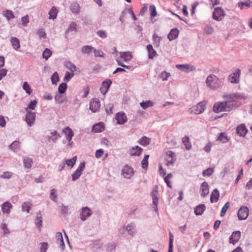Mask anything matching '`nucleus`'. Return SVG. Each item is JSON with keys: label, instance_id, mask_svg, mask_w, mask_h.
<instances>
[{"label": "nucleus", "instance_id": "19", "mask_svg": "<svg viewBox=\"0 0 252 252\" xmlns=\"http://www.w3.org/2000/svg\"><path fill=\"white\" fill-rule=\"evenodd\" d=\"M201 195L205 197L209 193V189L208 184L206 182H204L201 185Z\"/></svg>", "mask_w": 252, "mask_h": 252}, {"label": "nucleus", "instance_id": "51", "mask_svg": "<svg viewBox=\"0 0 252 252\" xmlns=\"http://www.w3.org/2000/svg\"><path fill=\"white\" fill-rule=\"evenodd\" d=\"M77 28V24L74 22H71L68 26L67 29L66 30L65 32L68 33L70 32L76 30Z\"/></svg>", "mask_w": 252, "mask_h": 252}, {"label": "nucleus", "instance_id": "46", "mask_svg": "<svg viewBox=\"0 0 252 252\" xmlns=\"http://www.w3.org/2000/svg\"><path fill=\"white\" fill-rule=\"evenodd\" d=\"M4 15L8 20H10L14 18L13 12L9 10H6L4 13Z\"/></svg>", "mask_w": 252, "mask_h": 252}, {"label": "nucleus", "instance_id": "56", "mask_svg": "<svg viewBox=\"0 0 252 252\" xmlns=\"http://www.w3.org/2000/svg\"><path fill=\"white\" fill-rule=\"evenodd\" d=\"M150 14L152 17H155L157 15L156 7L154 5H151L149 6Z\"/></svg>", "mask_w": 252, "mask_h": 252}, {"label": "nucleus", "instance_id": "21", "mask_svg": "<svg viewBox=\"0 0 252 252\" xmlns=\"http://www.w3.org/2000/svg\"><path fill=\"white\" fill-rule=\"evenodd\" d=\"M142 148L138 146L131 147L129 149V153L132 156H139L142 152Z\"/></svg>", "mask_w": 252, "mask_h": 252}, {"label": "nucleus", "instance_id": "9", "mask_svg": "<svg viewBox=\"0 0 252 252\" xmlns=\"http://www.w3.org/2000/svg\"><path fill=\"white\" fill-rule=\"evenodd\" d=\"M35 121V113L28 111L26 116V122L29 126H32Z\"/></svg>", "mask_w": 252, "mask_h": 252}, {"label": "nucleus", "instance_id": "4", "mask_svg": "<svg viewBox=\"0 0 252 252\" xmlns=\"http://www.w3.org/2000/svg\"><path fill=\"white\" fill-rule=\"evenodd\" d=\"M225 16V13L221 7H217L213 13V18L218 21L222 20Z\"/></svg>", "mask_w": 252, "mask_h": 252}, {"label": "nucleus", "instance_id": "28", "mask_svg": "<svg viewBox=\"0 0 252 252\" xmlns=\"http://www.w3.org/2000/svg\"><path fill=\"white\" fill-rule=\"evenodd\" d=\"M10 42L14 50H18L20 48V41L17 37H12L10 40Z\"/></svg>", "mask_w": 252, "mask_h": 252}, {"label": "nucleus", "instance_id": "63", "mask_svg": "<svg viewBox=\"0 0 252 252\" xmlns=\"http://www.w3.org/2000/svg\"><path fill=\"white\" fill-rule=\"evenodd\" d=\"M97 35L101 38H106L107 36V32L104 30H99L96 32Z\"/></svg>", "mask_w": 252, "mask_h": 252}, {"label": "nucleus", "instance_id": "17", "mask_svg": "<svg viewBox=\"0 0 252 252\" xmlns=\"http://www.w3.org/2000/svg\"><path fill=\"white\" fill-rule=\"evenodd\" d=\"M152 197L153 203L155 206H157L158 202V186H156L151 193Z\"/></svg>", "mask_w": 252, "mask_h": 252}, {"label": "nucleus", "instance_id": "13", "mask_svg": "<svg viewBox=\"0 0 252 252\" xmlns=\"http://www.w3.org/2000/svg\"><path fill=\"white\" fill-rule=\"evenodd\" d=\"M93 214L92 211L88 207H84L82 208V212L80 214V219L82 221H85L87 218Z\"/></svg>", "mask_w": 252, "mask_h": 252}, {"label": "nucleus", "instance_id": "45", "mask_svg": "<svg viewBox=\"0 0 252 252\" xmlns=\"http://www.w3.org/2000/svg\"><path fill=\"white\" fill-rule=\"evenodd\" d=\"M93 49V48L92 46L86 45L82 47L81 51L83 54H88L92 52Z\"/></svg>", "mask_w": 252, "mask_h": 252}, {"label": "nucleus", "instance_id": "62", "mask_svg": "<svg viewBox=\"0 0 252 252\" xmlns=\"http://www.w3.org/2000/svg\"><path fill=\"white\" fill-rule=\"evenodd\" d=\"M37 34L39 36L40 39L45 38L46 37V34L45 31L42 29L38 30Z\"/></svg>", "mask_w": 252, "mask_h": 252}, {"label": "nucleus", "instance_id": "27", "mask_svg": "<svg viewBox=\"0 0 252 252\" xmlns=\"http://www.w3.org/2000/svg\"><path fill=\"white\" fill-rule=\"evenodd\" d=\"M12 205L9 202L6 201L2 205L1 210L4 213L9 214Z\"/></svg>", "mask_w": 252, "mask_h": 252}, {"label": "nucleus", "instance_id": "53", "mask_svg": "<svg viewBox=\"0 0 252 252\" xmlns=\"http://www.w3.org/2000/svg\"><path fill=\"white\" fill-rule=\"evenodd\" d=\"M150 139L146 136L142 137L139 141V143L142 145L146 146L149 144Z\"/></svg>", "mask_w": 252, "mask_h": 252}, {"label": "nucleus", "instance_id": "18", "mask_svg": "<svg viewBox=\"0 0 252 252\" xmlns=\"http://www.w3.org/2000/svg\"><path fill=\"white\" fill-rule=\"evenodd\" d=\"M63 132L65 134L66 140H71L74 136V133L72 130L69 127H65L63 130Z\"/></svg>", "mask_w": 252, "mask_h": 252}, {"label": "nucleus", "instance_id": "47", "mask_svg": "<svg viewBox=\"0 0 252 252\" xmlns=\"http://www.w3.org/2000/svg\"><path fill=\"white\" fill-rule=\"evenodd\" d=\"M51 55L52 51L48 48H46L42 54L43 58L46 60H47Z\"/></svg>", "mask_w": 252, "mask_h": 252}, {"label": "nucleus", "instance_id": "42", "mask_svg": "<svg viewBox=\"0 0 252 252\" xmlns=\"http://www.w3.org/2000/svg\"><path fill=\"white\" fill-rule=\"evenodd\" d=\"M174 240V236L173 234L169 232V249L168 252H173V243Z\"/></svg>", "mask_w": 252, "mask_h": 252}, {"label": "nucleus", "instance_id": "26", "mask_svg": "<svg viewBox=\"0 0 252 252\" xmlns=\"http://www.w3.org/2000/svg\"><path fill=\"white\" fill-rule=\"evenodd\" d=\"M35 220L36 227L40 231L41 228L42 227V217L40 212L37 213Z\"/></svg>", "mask_w": 252, "mask_h": 252}, {"label": "nucleus", "instance_id": "59", "mask_svg": "<svg viewBox=\"0 0 252 252\" xmlns=\"http://www.w3.org/2000/svg\"><path fill=\"white\" fill-rule=\"evenodd\" d=\"M48 247V244L42 242L40 244V252H46Z\"/></svg>", "mask_w": 252, "mask_h": 252}, {"label": "nucleus", "instance_id": "39", "mask_svg": "<svg viewBox=\"0 0 252 252\" xmlns=\"http://www.w3.org/2000/svg\"><path fill=\"white\" fill-rule=\"evenodd\" d=\"M19 146L20 142L18 141H15L9 146V148L14 152H16L19 149Z\"/></svg>", "mask_w": 252, "mask_h": 252}, {"label": "nucleus", "instance_id": "6", "mask_svg": "<svg viewBox=\"0 0 252 252\" xmlns=\"http://www.w3.org/2000/svg\"><path fill=\"white\" fill-rule=\"evenodd\" d=\"M85 167V163L84 162L80 164L75 172L72 175V180L73 181H75L79 178Z\"/></svg>", "mask_w": 252, "mask_h": 252}, {"label": "nucleus", "instance_id": "55", "mask_svg": "<svg viewBox=\"0 0 252 252\" xmlns=\"http://www.w3.org/2000/svg\"><path fill=\"white\" fill-rule=\"evenodd\" d=\"M214 172V169L212 168H208L204 170L202 172V175L204 177L210 176Z\"/></svg>", "mask_w": 252, "mask_h": 252}, {"label": "nucleus", "instance_id": "61", "mask_svg": "<svg viewBox=\"0 0 252 252\" xmlns=\"http://www.w3.org/2000/svg\"><path fill=\"white\" fill-rule=\"evenodd\" d=\"M73 76L74 74L73 73H71L69 72H66L63 80L64 82H68Z\"/></svg>", "mask_w": 252, "mask_h": 252}, {"label": "nucleus", "instance_id": "16", "mask_svg": "<svg viewBox=\"0 0 252 252\" xmlns=\"http://www.w3.org/2000/svg\"><path fill=\"white\" fill-rule=\"evenodd\" d=\"M236 133L240 136L245 137L248 132V129L245 124H241L237 126L236 128Z\"/></svg>", "mask_w": 252, "mask_h": 252}, {"label": "nucleus", "instance_id": "49", "mask_svg": "<svg viewBox=\"0 0 252 252\" xmlns=\"http://www.w3.org/2000/svg\"><path fill=\"white\" fill-rule=\"evenodd\" d=\"M113 108V104L111 103H108L105 105V109L107 114H111L112 113V109Z\"/></svg>", "mask_w": 252, "mask_h": 252}, {"label": "nucleus", "instance_id": "25", "mask_svg": "<svg viewBox=\"0 0 252 252\" xmlns=\"http://www.w3.org/2000/svg\"><path fill=\"white\" fill-rule=\"evenodd\" d=\"M179 34V30L177 28L172 29L168 34L167 38L170 41H172L177 38Z\"/></svg>", "mask_w": 252, "mask_h": 252}, {"label": "nucleus", "instance_id": "30", "mask_svg": "<svg viewBox=\"0 0 252 252\" xmlns=\"http://www.w3.org/2000/svg\"><path fill=\"white\" fill-rule=\"evenodd\" d=\"M229 139L225 132H220L219 133L217 140L222 143H226L229 141Z\"/></svg>", "mask_w": 252, "mask_h": 252}, {"label": "nucleus", "instance_id": "36", "mask_svg": "<svg viewBox=\"0 0 252 252\" xmlns=\"http://www.w3.org/2000/svg\"><path fill=\"white\" fill-rule=\"evenodd\" d=\"M51 135L48 137L49 140L52 141L54 142H56L57 140L61 137V135L57 131H54L51 132Z\"/></svg>", "mask_w": 252, "mask_h": 252}, {"label": "nucleus", "instance_id": "5", "mask_svg": "<svg viewBox=\"0 0 252 252\" xmlns=\"http://www.w3.org/2000/svg\"><path fill=\"white\" fill-rule=\"evenodd\" d=\"M133 169L128 165H126L122 169V173L124 178L130 179L134 174Z\"/></svg>", "mask_w": 252, "mask_h": 252}, {"label": "nucleus", "instance_id": "64", "mask_svg": "<svg viewBox=\"0 0 252 252\" xmlns=\"http://www.w3.org/2000/svg\"><path fill=\"white\" fill-rule=\"evenodd\" d=\"M56 192H57V190L55 189H53L51 190L50 198L53 201H54L55 202H57V196L56 194Z\"/></svg>", "mask_w": 252, "mask_h": 252}, {"label": "nucleus", "instance_id": "32", "mask_svg": "<svg viewBox=\"0 0 252 252\" xmlns=\"http://www.w3.org/2000/svg\"><path fill=\"white\" fill-rule=\"evenodd\" d=\"M206 207L204 204H200L194 208V213L196 215H201L205 210Z\"/></svg>", "mask_w": 252, "mask_h": 252}, {"label": "nucleus", "instance_id": "48", "mask_svg": "<svg viewBox=\"0 0 252 252\" xmlns=\"http://www.w3.org/2000/svg\"><path fill=\"white\" fill-rule=\"evenodd\" d=\"M65 67L72 72L76 70V66L71 62H68L65 64Z\"/></svg>", "mask_w": 252, "mask_h": 252}, {"label": "nucleus", "instance_id": "44", "mask_svg": "<svg viewBox=\"0 0 252 252\" xmlns=\"http://www.w3.org/2000/svg\"><path fill=\"white\" fill-rule=\"evenodd\" d=\"M149 158V155H146L144 156V158L143 159V160L141 161V166H142V168L146 169L147 168L148 165Z\"/></svg>", "mask_w": 252, "mask_h": 252}, {"label": "nucleus", "instance_id": "23", "mask_svg": "<svg viewBox=\"0 0 252 252\" xmlns=\"http://www.w3.org/2000/svg\"><path fill=\"white\" fill-rule=\"evenodd\" d=\"M56 238L57 239V243L60 245L61 250L63 251L64 249L65 245L63 242V235L61 232H57L56 233Z\"/></svg>", "mask_w": 252, "mask_h": 252}, {"label": "nucleus", "instance_id": "1", "mask_svg": "<svg viewBox=\"0 0 252 252\" xmlns=\"http://www.w3.org/2000/svg\"><path fill=\"white\" fill-rule=\"evenodd\" d=\"M206 83L212 90L220 88L222 84L220 80L214 74H210L207 76Z\"/></svg>", "mask_w": 252, "mask_h": 252}, {"label": "nucleus", "instance_id": "7", "mask_svg": "<svg viewBox=\"0 0 252 252\" xmlns=\"http://www.w3.org/2000/svg\"><path fill=\"white\" fill-rule=\"evenodd\" d=\"M100 106V101L98 98H93L90 102V109L93 113L96 112L99 109Z\"/></svg>", "mask_w": 252, "mask_h": 252}, {"label": "nucleus", "instance_id": "37", "mask_svg": "<svg viewBox=\"0 0 252 252\" xmlns=\"http://www.w3.org/2000/svg\"><path fill=\"white\" fill-rule=\"evenodd\" d=\"M120 57L125 62L129 61L132 58V56L129 52H124L120 53Z\"/></svg>", "mask_w": 252, "mask_h": 252}, {"label": "nucleus", "instance_id": "22", "mask_svg": "<svg viewBox=\"0 0 252 252\" xmlns=\"http://www.w3.org/2000/svg\"><path fill=\"white\" fill-rule=\"evenodd\" d=\"M220 192L217 189H214L211 194L210 201L211 203L216 202L219 200Z\"/></svg>", "mask_w": 252, "mask_h": 252}, {"label": "nucleus", "instance_id": "11", "mask_svg": "<svg viewBox=\"0 0 252 252\" xmlns=\"http://www.w3.org/2000/svg\"><path fill=\"white\" fill-rule=\"evenodd\" d=\"M112 82L110 79H107L102 82V85L100 88V92L105 94L109 90Z\"/></svg>", "mask_w": 252, "mask_h": 252}, {"label": "nucleus", "instance_id": "8", "mask_svg": "<svg viewBox=\"0 0 252 252\" xmlns=\"http://www.w3.org/2000/svg\"><path fill=\"white\" fill-rule=\"evenodd\" d=\"M238 217L240 220H246L249 215V209L247 207H241L238 211Z\"/></svg>", "mask_w": 252, "mask_h": 252}, {"label": "nucleus", "instance_id": "33", "mask_svg": "<svg viewBox=\"0 0 252 252\" xmlns=\"http://www.w3.org/2000/svg\"><path fill=\"white\" fill-rule=\"evenodd\" d=\"M80 7L78 3L76 2H73L71 4L70 9L71 12L74 14H79L80 12Z\"/></svg>", "mask_w": 252, "mask_h": 252}, {"label": "nucleus", "instance_id": "35", "mask_svg": "<svg viewBox=\"0 0 252 252\" xmlns=\"http://www.w3.org/2000/svg\"><path fill=\"white\" fill-rule=\"evenodd\" d=\"M140 105L143 109H146L149 107L153 106L154 105V103L151 100H146L141 102L140 103Z\"/></svg>", "mask_w": 252, "mask_h": 252}, {"label": "nucleus", "instance_id": "60", "mask_svg": "<svg viewBox=\"0 0 252 252\" xmlns=\"http://www.w3.org/2000/svg\"><path fill=\"white\" fill-rule=\"evenodd\" d=\"M229 203L228 202H227L224 205V206L222 207L221 210L220 212V217H223L224 216L227 210L229 207Z\"/></svg>", "mask_w": 252, "mask_h": 252}, {"label": "nucleus", "instance_id": "34", "mask_svg": "<svg viewBox=\"0 0 252 252\" xmlns=\"http://www.w3.org/2000/svg\"><path fill=\"white\" fill-rule=\"evenodd\" d=\"M104 130V126L102 123H99L93 126L92 131L94 132H101Z\"/></svg>", "mask_w": 252, "mask_h": 252}, {"label": "nucleus", "instance_id": "50", "mask_svg": "<svg viewBox=\"0 0 252 252\" xmlns=\"http://www.w3.org/2000/svg\"><path fill=\"white\" fill-rule=\"evenodd\" d=\"M31 209L30 203L29 202H24L22 205V210L23 211L30 212Z\"/></svg>", "mask_w": 252, "mask_h": 252}, {"label": "nucleus", "instance_id": "10", "mask_svg": "<svg viewBox=\"0 0 252 252\" xmlns=\"http://www.w3.org/2000/svg\"><path fill=\"white\" fill-rule=\"evenodd\" d=\"M176 67L178 69L186 72L194 71L196 69V67L194 65L189 64H177Z\"/></svg>", "mask_w": 252, "mask_h": 252}, {"label": "nucleus", "instance_id": "14", "mask_svg": "<svg viewBox=\"0 0 252 252\" xmlns=\"http://www.w3.org/2000/svg\"><path fill=\"white\" fill-rule=\"evenodd\" d=\"M241 70L237 69L236 71L229 75V80L232 83H238L239 81V77Z\"/></svg>", "mask_w": 252, "mask_h": 252}, {"label": "nucleus", "instance_id": "43", "mask_svg": "<svg viewBox=\"0 0 252 252\" xmlns=\"http://www.w3.org/2000/svg\"><path fill=\"white\" fill-rule=\"evenodd\" d=\"M66 89H67L66 84L65 83H61L58 87L59 93H60L61 94L64 93L66 91Z\"/></svg>", "mask_w": 252, "mask_h": 252}, {"label": "nucleus", "instance_id": "24", "mask_svg": "<svg viewBox=\"0 0 252 252\" xmlns=\"http://www.w3.org/2000/svg\"><path fill=\"white\" fill-rule=\"evenodd\" d=\"M126 229L128 234L132 236H134L136 233V226L133 223L128 224Z\"/></svg>", "mask_w": 252, "mask_h": 252}, {"label": "nucleus", "instance_id": "54", "mask_svg": "<svg viewBox=\"0 0 252 252\" xmlns=\"http://www.w3.org/2000/svg\"><path fill=\"white\" fill-rule=\"evenodd\" d=\"M23 89L29 94H30L32 92L31 87L30 86L27 82H25L24 83L23 85Z\"/></svg>", "mask_w": 252, "mask_h": 252}, {"label": "nucleus", "instance_id": "12", "mask_svg": "<svg viewBox=\"0 0 252 252\" xmlns=\"http://www.w3.org/2000/svg\"><path fill=\"white\" fill-rule=\"evenodd\" d=\"M222 97L224 99H225V101L227 103H230V104L232 106V109H233L234 107L235 106L234 102L235 101H236V100H237V97L236 96L235 93L231 94L229 95L223 94L222 95Z\"/></svg>", "mask_w": 252, "mask_h": 252}, {"label": "nucleus", "instance_id": "41", "mask_svg": "<svg viewBox=\"0 0 252 252\" xmlns=\"http://www.w3.org/2000/svg\"><path fill=\"white\" fill-rule=\"evenodd\" d=\"M161 38L159 37L157 34L155 33L153 35V40L154 41V44L156 47H158L159 46L160 40Z\"/></svg>", "mask_w": 252, "mask_h": 252}, {"label": "nucleus", "instance_id": "29", "mask_svg": "<svg viewBox=\"0 0 252 252\" xmlns=\"http://www.w3.org/2000/svg\"><path fill=\"white\" fill-rule=\"evenodd\" d=\"M147 49L148 52V58L150 59H153L157 55L156 51L154 49L153 46L151 44L147 46Z\"/></svg>", "mask_w": 252, "mask_h": 252}, {"label": "nucleus", "instance_id": "3", "mask_svg": "<svg viewBox=\"0 0 252 252\" xmlns=\"http://www.w3.org/2000/svg\"><path fill=\"white\" fill-rule=\"evenodd\" d=\"M206 108V104L204 102H200L197 105L192 106L189 109L190 114L199 115L203 113Z\"/></svg>", "mask_w": 252, "mask_h": 252}, {"label": "nucleus", "instance_id": "57", "mask_svg": "<svg viewBox=\"0 0 252 252\" xmlns=\"http://www.w3.org/2000/svg\"><path fill=\"white\" fill-rule=\"evenodd\" d=\"M76 159V157H74L72 158L67 160L65 162V164H66L67 166L72 167L75 163Z\"/></svg>", "mask_w": 252, "mask_h": 252}, {"label": "nucleus", "instance_id": "31", "mask_svg": "<svg viewBox=\"0 0 252 252\" xmlns=\"http://www.w3.org/2000/svg\"><path fill=\"white\" fill-rule=\"evenodd\" d=\"M23 160L25 168L28 169L31 168L33 162L32 159V158L27 157H24Z\"/></svg>", "mask_w": 252, "mask_h": 252}, {"label": "nucleus", "instance_id": "40", "mask_svg": "<svg viewBox=\"0 0 252 252\" xmlns=\"http://www.w3.org/2000/svg\"><path fill=\"white\" fill-rule=\"evenodd\" d=\"M182 142L186 146L187 150H189L191 148V145L189 142V137L188 136H186L182 138Z\"/></svg>", "mask_w": 252, "mask_h": 252}, {"label": "nucleus", "instance_id": "38", "mask_svg": "<svg viewBox=\"0 0 252 252\" xmlns=\"http://www.w3.org/2000/svg\"><path fill=\"white\" fill-rule=\"evenodd\" d=\"M58 13V10L56 7L53 6L52 7L51 9L50 10L49 12V18L50 19H53L56 18L57 15Z\"/></svg>", "mask_w": 252, "mask_h": 252}, {"label": "nucleus", "instance_id": "52", "mask_svg": "<svg viewBox=\"0 0 252 252\" xmlns=\"http://www.w3.org/2000/svg\"><path fill=\"white\" fill-rule=\"evenodd\" d=\"M52 83L53 84H57V83L59 81V76L57 72H55L52 75L51 78Z\"/></svg>", "mask_w": 252, "mask_h": 252}, {"label": "nucleus", "instance_id": "58", "mask_svg": "<svg viewBox=\"0 0 252 252\" xmlns=\"http://www.w3.org/2000/svg\"><path fill=\"white\" fill-rule=\"evenodd\" d=\"M170 75V73H168L166 71H164L160 73V74L159 75V77L163 81H165L168 79Z\"/></svg>", "mask_w": 252, "mask_h": 252}, {"label": "nucleus", "instance_id": "15", "mask_svg": "<svg viewBox=\"0 0 252 252\" xmlns=\"http://www.w3.org/2000/svg\"><path fill=\"white\" fill-rule=\"evenodd\" d=\"M118 125H123L127 121V117L124 112L118 113L115 117Z\"/></svg>", "mask_w": 252, "mask_h": 252}, {"label": "nucleus", "instance_id": "2", "mask_svg": "<svg viewBox=\"0 0 252 252\" xmlns=\"http://www.w3.org/2000/svg\"><path fill=\"white\" fill-rule=\"evenodd\" d=\"M232 110V106L225 101L216 103L213 106V110L216 113L223 111H230Z\"/></svg>", "mask_w": 252, "mask_h": 252}, {"label": "nucleus", "instance_id": "20", "mask_svg": "<svg viewBox=\"0 0 252 252\" xmlns=\"http://www.w3.org/2000/svg\"><path fill=\"white\" fill-rule=\"evenodd\" d=\"M241 236V233L239 231H234L229 237L230 243L235 244L238 242Z\"/></svg>", "mask_w": 252, "mask_h": 252}]
</instances>
